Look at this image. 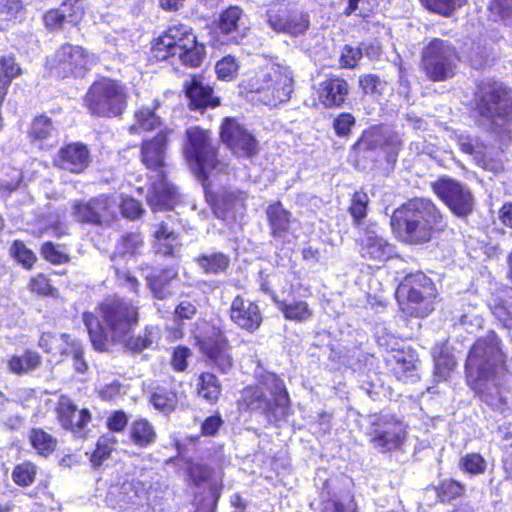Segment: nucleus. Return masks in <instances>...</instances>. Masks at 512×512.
I'll return each mask as SVG.
<instances>
[{
    "label": "nucleus",
    "instance_id": "1",
    "mask_svg": "<svg viewBox=\"0 0 512 512\" xmlns=\"http://www.w3.org/2000/svg\"><path fill=\"white\" fill-rule=\"evenodd\" d=\"M500 343L497 334L490 331L473 344L465 363L468 385L483 402L496 410L505 405L501 389L504 355Z\"/></svg>",
    "mask_w": 512,
    "mask_h": 512
},
{
    "label": "nucleus",
    "instance_id": "2",
    "mask_svg": "<svg viewBox=\"0 0 512 512\" xmlns=\"http://www.w3.org/2000/svg\"><path fill=\"white\" fill-rule=\"evenodd\" d=\"M103 327L93 313L85 312L83 322L93 347L100 352L108 349L109 343H126L138 324V310L124 299L105 300L100 306Z\"/></svg>",
    "mask_w": 512,
    "mask_h": 512
},
{
    "label": "nucleus",
    "instance_id": "3",
    "mask_svg": "<svg viewBox=\"0 0 512 512\" xmlns=\"http://www.w3.org/2000/svg\"><path fill=\"white\" fill-rule=\"evenodd\" d=\"M173 129L165 127L156 136L143 140L140 148L141 162L155 176L148 189L147 201L154 210H171L177 202L176 188L166 181L163 168L165 166L166 150Z\"/></svg>",
    "mask_w": 512,
    "mask_h": 512
},
{
    "label": "nucleus",
    "instance_id": "4",
    "mask_svg": "<svg viewBox=\"0 0 512 512\" xmlns=\"http://www.w3.org/2000/svg\"><path fill=\"white\" fill-rule=\"evenodd\" d=\"M391 225L407 243L419 244L431 239L432 234L444 227L443 217L435 204L425 198H415L396 209Z\"/></svg>",
    "mask_w": 512,
    "mask_h": 512
},
{
    "label": "nucleus",
    "instance_id": "5",
    "mask_svg": "<svg viewBox=\"0 0 512 512\" xmlns=\"http://www.w3.org/2000/svg\"><path fill=\"white\" fill-rule=\"evenodd\" d=\"M242 402L249 410L263 414L270 423L285 419L289 412L284 382L272 373L263 375L257 385L245 388Z\"/></svg>",
    "mask_w": 512,
    "mask_h": 512
},
{
    "label": "nucleus",
    "instance_id": "6",
    "mask_svg": "<svg viewBox=\"0 0 512 512\" xmlns=\"http://www.w3.org/2000/svg\"><path fill=\"white\" fill-rule=\"evenodd\" d=\"M252 101L269 107L287 102L294 91V78L289 66L269 63L248 83Z\"/></svg>",
    "mask_w": 512,
    "mask_h": 512
},
{
    "label": "nucleus",
    "instance_id": "7",
    "mask_svg": "<svg viewBox=\"0 0 512 512\" xmlns=\"http://www.w3.org/2000/svg\"><path fill=\"white\" fill-rule=\"evenodd\" d=\"M480 116L496 132H506L512 125V90L504 83L486 79L475 94Z\"/></svg>",
    "mask_w": 512,
    "mask_h": 512
},
{
    "label": "nucleus",
    "instance_id": "8",
    "mask_svg": "<svg viewBox=\"0 0 512 512\" xmlns=\"http://www.w3.org/2000/svg\"><path fill=\"white\" fill-rule=\"evenodd\" d=\"M153 52L159 60L177 57L183 64L196 67L203 58L204 47L197 43L189 26L174 24L155 40Z\"/></svg>",
    "mask_w": 512,
    "mask_h": 512
},
{
    "label": "nucleus",
    "instance_id": "9",
    "mask_svg": "<svg viewBox=\"0 0 512 512\" xmlns=\"http://www.w3.org/2000/svg\"><path fill=\"white\" fill-rule=\"evenodd\" d=\"M128 90L120 81L101 78L89 88L85 102L88 110L100 117H116L127 107Z\"/></svg>",
    "mask_w": 512,
    "mask_h": 512
},
{
    "label": "nucleus",
    "instance_id": "10",
    "mask_svg": "<svg viewBox=\"0 0 512 512\" xmlns=\"http://www.w3.org/2000/svg\"><path fill=\"white\" fill-rule=\"evenodd\" d=\"M98 58L83 47L65 43L47 59L50 73L58 78L82 77L96 64Z\"/></svg>",
    "mask_w": 512,
    "mask_h": 512
},
{
    "label": "nucleus",
    "instance_id": "11",
    "mask_svg": "<svg viewBox=\"0 0 512 512\" xmlns=\"http://www.w3.org/2000/svg\"><path fill=\"white\" fill-rule=\"evenodd\" d=\"M457 55L447 41L433 39L422 56L423 69L432 81H444L454 75Z\"/></svg>",
    "mask_w": 512,
    "mask_h": 512
},
{
    "label": "nucleus",
    "instance_id": "12",
    "mask_svg": "<svg viewBox=\"0 0 512 512\" xmlns=\"http://www.w3.org/2000/svg\"><path fill=\"white\" fill-rule=\"evenodd\" d=\"M118 211V198L100 195L89 200H76L71 205V216L78 223L106 225L112 222Z\"/></svg>",
    "mask_w": 512,
    "mask_h": 512
},
{
    "label": "nucleus",
    "instance_id": "13",
    "mask_svg": "<svg viewBox=\"0 0 512 512\" xmlns=\"http://www.w3.org/2000/svg\"><path fill=\"white\" fill-rule=\"evenodd\" d=\"M370 442L382 451L399 448L405 438L403 422L391 414H375L370 417Z\"/></svg>",
    "mask_w": 512,
    "mask_h": 512
},
{
    "label": "nucleus",
    "instance_id": "14",
    "mask_svg": "<svg viewBox=\"0 0 512 512\" xmlns=\"http://www.w3.org/2000/svg\"><path fill=\"white\" fill-rule=\"evenodd\" d=\"M196 339L201 353L206 358V363L220 373H229L234 360L231 346L225 335L219 329L211 327L204 336Z\"/></svg>",
    "mask_w": 512,
    "mask_h": 512
},
{
    "label": "nucleus",
    "instance_id": "15",
    "mask_svg": "<svg viewBox=\"0 0 512 512\" xmlns=\"http://www.w3.org/2000/svg\"><path fill=\"white\" fill-rule=\"evenodd\" d=\"M434 193L457 216L470 214L474 206V198L470 189L451 178H441L432 184Z\"/></svg>",
    "mask_w": 512,
    "mask_h": 512
},
{
    "label": "nucleus",
    "instance_id": "16",
    "mask_svg": "<svg viewBox=\"0 0 512 512\" xmlns=\"http://www.w3.org/2000/svg\"><path fill=\"white\" fill-rule=\"evenodd\" d=\"M187 144L185 155L188 160L194 161L200 173L216 166V149L212 145L210 133L199 127H190L186 130Z\"/></svg>",
    "mask_w": 512,
    "mask_h": 512
},
{
    "label": "nucleus",
    "instance_id": "17",
    "mask_svg": "<svg viewBox=\"0 0 512 512\" xmlns=\"http://www.w3.org/2000/svg\"><path fill=\"white\" fill-rule=\"evenodd\" d=\"M222 141L239 157H253L258 151L255 137L234 119H226L221 126Z\"/></svg>",
    "mask_w": 512,
    "mask_h": 512
},
{
    "label": "nucleus",
    "instance_id": "18",
    "mask_svg": "<svg viewBox=\"0 0 512 512\" xmlns=\"http://www.w3.org/2000/svg\"><path fill=\"white\" fill-rule=\"evenodd\" d=\"M267 22L276 32L298 36L308 29V15L298 10H290L286 7H273L267 11Z\"/></svg>",
    "mask_w": 512,
    "mask_h": 512
},
{
    "label": "nucleus",
    "instance_id": "19",
    "mask_svg": "<svg viewBox=\"0 0 512 512\" xmlns=\"http://www.w3.org/2000/svg\"><path fill=\"white\" fill-rule=\"evenodd\" d=\"M458 145L466 154L472 156L477 165L485 170L498 173L503 170V163L500 158H494V150L492 147H487L476 138L468 135L458 136Z\"/></svg>",
    "mask_w": 512,
    "mask_h": 512
},
{
    "label": "nucleus",
    "instance_id": "20",
    "mask_svg": "<svg viewBox=\"0 0 512 512\" xmlns=\"http://www.w3.org/2000/svg\"><path fill=\"white\" fill-rule=\"evenodd\" d=\"M230 318L239 328L248 332L256 331L262 323L258 305L241 296H236L230 307Z\"/></svg>",
    "mask_w": 512,
    "mask_h": 512
},
{
    "label": "nucleus",
    "instance_id": "21",
    "mask_svg": "<svg viewBox=\"0 0 512 512\" xmlns=\"http://www.w3.org/2000/svg\"><path fill=\"white\" fill-rule=\"evenodd\" d=\"M399 304L403 313L413 317H426L434 310L436 295H427L410 287L405 291H397Z\"/></svg>",
    "mask_w": 512,
    "mask_h": 512
},
{
    "label": "nucleus",
    "instance_id": "22",
    "mask_svg": "<svg viewBox=\"0 0 512 512\" xmlns=\"http://www.w3.org/2000/svg\"><path fill=\"white\" fill-rule=\"evenodd\" d=\"M57 412L60 423L65 429L81 437L85 435V427L91 420L88 410H78L68 397L62 396L58 402Z\"/></svg>",
    "mask_w": 512,
    "mask_h": 512
},
{
    "label": "nucleus",
    "instance_id": "23",
    "mask_svg": "<svg viewBox=\"0 0 512 512\" xmlns=\"http://www.w3.org/2000/svg\"><path fill=\"white\" fill-rule=\"evenodd\" d=\"M360 254L363 258L374 261H385L393 253L392 246L378 234L375 226L367 228L365 235L359 240Z\"/></svg>",
    "mask_w": 512,
    "mask_h": 512
},
{
    "label": "nucleus",
    "instance_id": "24",
    "mask_svg": "<svg viewBox=\"0 0 512 512\" xmlns=\"http://www.w3.org/2000/svg\"><path fill=\"white\" fill-rule=\"evenodd\" d=\"M317 93L320 102L325 107H339L349 94V85L345 79L332 76L320 82Z\"/></svg>",
    "mask_w": 512,
    "mask_h": 512
},
{
    "label": "nucleus",
    "instance_id": "25",
    "mask_svg": "<svg viewBox=\"0 0 512 512\" xmlns=\"http://www.w3.org/2000/svg\"><path fill=\"white\" fill-rule=\"evenodd\" d=\"M218 28L229 41H238L248 30L246 18L237 6H231L220 14Z\"/></svg>",
    "mask_w": 512,
    "mask_h": 512
},
{
    "label": "nucleus",
    "instance_id": "26",
    "mask_svg": "<svg viewBox=\"0 0 512 512\" xmlns=\"http://www.w3.org/2000/svg\"><path fill=\"white\" fill-rule=\"evenodd\" d=\"M89 162V151L85 145L70 144L59 152L58 163L63 170L81 173L88 167Z\"/></svg>",
    "mask_w": 512,
    "mask_h": 512
},
{
    "label": "nucleus",
    "instance_id": "27",
    "mask_svg": "<svg viewBox=\"0 0 512 512\" xmlns=\"http://www.w3.org/2000/svg\"><path fill=\"white\" fill-rule=\"evenodd\" d=\"M185 93L190 100L189 106L191 109H203L219 105V99L213 96V89L209 85H204L196 77L185 84Z\"/></svg>",
    "mask_w": 512,
    "mask_h": 512
},
{
    "label": "nucleus",
    "instance_id": "28",
    "mask_svg": "<svg viewBox=\"0 0 512 512\" xmlns=\"http://www.w3.org/2000/svg\"><path fill=\"white\" fill-rule=\"evenodd\" d=\"M160 101L155 99L149 106L138 108L133 116V123L129 126L130 134L152 131L162 125L157 110L160 108Z\"/></svg>",
    "mask_w": 512,
    "mask_h": 512
},
{
    "label": "nucleus",
    "instance_id": "29",
    "mask_svg": "<svg viewBox=\"0 0 512 512\" xmlns=\"http://www.w3.org/2000/svg\"><path fill=\"white\" fill-rule=\"evenodd\" d=\"M266 213L269 220L272 236L282 242H290V212L285 210L280 203H275L267 208Z\"/></svg>",
    "mask_w": 512,
    "mask_h": 512
},
{
    "label": "nucleus",
    "instance_id": "30",
    "mask_svg": "<svg viewBox=\"0 0 512 512\" xmlns=\"http://www.w3.org/2000/svg\"><path fill=\"white\" fill-rule=\"evenodd\" d=\"M246 196L239 191H225L214 204V213L218 218H234L244 210Z\"/></svg>",
    "mask_w": 512,
    "mask_h": 512
},
{
    "label": "nucleus",
    "instance_id": "31",
    "mask_svg": "<svg viewBox=\"0 0 512 512\" xmlns=\"http://www.w3.org/2000/svg\"><path fill=\"white\" fill-rule=\"evenodd\" d=\"M394 365L392 371L395 377L403 382H415L418 379V359L413 353L397 351L393 355Z\"/></svg>",
    "mask_w": 512,
    "mask_h": 512
},
{
    "label": "nucleus",
    "instance_id": "32",
    "mask_svg": "<svg viewBox=\"0 0 512 512\" xmlns=\"http://www.w3.org/2000/svg\"><path fill=\"white\" fill-rule=\"evenodd\" d=\"M79 0H66L62 4V9H52L45 13L44 15V23L48 29H57L63 25L64 22L71 23L76 25L82 17V11L78 8H72L70 13H66L67 5L73 6Z\"/></svg>",
    "mask_w": 512,
    "mask_h": 512
},
{
    "label": "nucleus",
    "instance_id": "33",
    "mask_svg": "<svg viewBox=\"0 0 512 512\" xmlns=\"http://www.w3.org/2000/svg\"><path fill=\"white\" fill-rule=\"evenodd\" d=\"M129 437L134 445L146 448L156 442L157 434L153 425L147 419L139 418L131 423Z\"/></svg>",
    "mask_w": 512,
    "mask_h": 512
},
{
    "label": "nucleus",
    "instance_id": "34",
    "mask_svg": "<svg viewBox=\"0 0 512 512\" xmlns=\"http://www.w3.org/2000/svg\"><path fill=\"white\" fill-rule=\"evenodd\" d=\"M29 135L33 143L44 148L45 145H52L50 142L56 138V130L50 118L40 115L33 120Z\"/></svg>",
    "mask_w": 512,
    "mask_h": 512
},
{
    "label": "nucleus",
    "instance_id": "35",
    "mask_svg": "<svg viewBox=\"0 0 512 512\" xmlns=\"http://www.w3.org/2000/svg\"><path fill=\"white\" fill-rule=\"evenodd\" d=\"M178 275L175 267H168L160 271L157 275H149L146 277L151 292L155 298L165 299L172 294L170 290V282Z\"/></svg>",
    "mask_w": 512,
    "mask_h": 512
},
{
    "label": "nucleus",
    "instance_id": "36",
    "mask_svg": "<svg viewBox=\"0 0 512 512\" xmlns=\"http://www.w3.org/2000/svg\"><path fill=\"white\" fill-rule=\"evenodd\" d=\"M155 248L158 253L164 255H173L179 248L180 243L177 235L169 229L166 223L158 225L154 232Z\"/></svg>",
    "mask_w": 512,
    "mask_h": 512
},
{
    "label": "nucleus",
    "instance_id": "37",
    "mask_svg": "<svg viewBox=\"0 0 512 512\" xmlns=\"http://www.w3.org/2000/svg\"><path fill=\"white\" fill-rule=\"evenodd\" d=\"M75 341H71L67 334L43 333L39 340V347L47 353L54 355H68L70 347Z\"/></svg>",
    "mask_w": 512,
    "mask_h": 512
},
{
    "label": "nucleus",
    "instance_id": "38",
    "mask_svg": "<svg viewBox=\"0 0 512 512\" xmlns=\"http://www.w3.org/2000/svg\"><path fill=\"white\" fill-rule=\"evenodd\" d=\"M279 310L287 320L295 322H307L313 316V310L309 304L302 300H294L289 303L279 302Z\"/></svg>",
    "mask_w": 512,
    "mask_h": 512
},
{
    "label": "nucleus",
    "instance_id": "39",
    "mask_svg": "<svg viewBox=\"0 0 512 512\" xmlns=\"http://www.w3.org/2000/svg\"><path fill=\"white\" fill-rule=\"evenodd\" d=\"M198 394L209 403H215L221 394V385L217 377L204 372L199 377Z\"/></svg>",
    "mask_w": 512,
    "mask_h": 512
},
{
    "label": "nucleus",
    "instance_id": "40",
    "mask_svg": "<svg viewBox=\"0 0 512 512\" xmlns=\"http://www.w3.org/2000/svg\"><path fill=\"white\" fill-rule=\"evenodd\" d=\"M142 245L143 240L139 234L131 233L125 235L118 242L112 260L116 261L118 257H133L138 254L139 250L142 248Z\"/></svg>",
    "mask_w": 512,
    "mask_h": 512
},
{
    "label": "nucleus",
    "instance_id": "41",
    "mask_svg": "<svg viewBox=\"0 0 512 512\" xmlns=\"http://www.w3.org/2000/svg\"><path fill=\"white\" fill-rule=\"evenodd\" d=\"M116 439L113 434L107 433L99 437L96 449L90 457L93 467H100L107 460L115 449Z\"/></svg>",
    "mask_w": 512,
    "mask_h": 512
},
{
    "label": "nucleus",
    "instance_id": "42",
    "mask_svg": "<svg viewBox=\"0 0 512 512\" xmlns=\"http://www.w3.org/2000/svg\"><path fill=\"white\" fill-rule=\"evenodd\" d=\"M196 261L205 273H222L229 266V257L223 253L204 254Z\"/></svg>",
    "mask_w": 512,
    "mask_h": 512
},
{
    "label": "nucleus",
    "instance_id": "43",
    "mask_svg": "<svg viewBox=\"0 0 512 512\" xmlns=\"http://www.w3.org/2000/svg\"><path fill=\"white\" fill-rule=\"evenodd\" d=\"M40 364V356L35 352L27 351L22 357H11L8 361V368L13 373L23 374L36 369Z\"/></svg>",
    "mask_w": 512,
    "mask_h": 512
},
{
    "label": "nucleus",
    "instance_id": "44",
    "mask_svg": "<svg viewBox=\"0 0 512 512\" xmlns=\"http://www.w3.org/2000/svg\"><path fill=\"white\" fill-rule=\"evenodd\" d=\"M22 74V69L12 54L0 57V87H9L12 80Z\"/></svg>",
    "mask_w": 512,
    "mask_h": 512
},
{
    "label": "nucleus",
    "instance_id": "45",
    "mask_svg": "<svg viewBox=\"0 0 512 512\" xmlns=\"http://www.w3.org/2000/svg\"><path fill=\"white\" fill-rule=\"evenodd\" d=\"M412 286L416 291H423L424 294L426 293L427 295H436L433 282L422 272L406 276L399 286V291H405Z\"/></svg>",
    "mask_w": 512,
    "mask_h": 512
},
{
    "label": "nucleus",
    "instance_id": "46",
    "mask_svg": "<svg viewBox=\"0 0 512 512\" xmlns=\"http://www.w3.org/2000/svg\"><path fill=\"white\" fill-rule=\"evenodd\" d=\"M0 14L5 21L22 22L26 18V9L22 0H1Z\"/></svg>",
    "mask_w": 512,
    "mask_h": 512
},
{
    "label": "nucleus",
    "instance_id": "47",
    "mask_svg": "<svg viewBox=\"0 0 512 512\" xmlns=\"http://www.w3.org/2000/svg\"><path fill=\"white\" fill-rule=\"evenodd\" d=\"M33 448L40 455H48L52 453L56 446L55 439L42 429H33L29 436Z\"/></svg>",
    "mask_w": 512,
    "mask_h": 512
},
{
    "label": "nucleus",
    "instance_id": "48",
    "mask_svg": "<svg viewBox=\"0 0 512 512\" xmlns=\"http://www.w3.org/2000/svg\"><path fill=\"white\" fill-rule=\"evenodd\" d=\"M492 314L507 329L512 337V304L502 299H494L489 304Z\"/></svg>",
    "mask_w": 512,
    "mask_h": 512
},
{
    "label": "nucleus",
    "instance_id": "49",
    "mask_svg": "<svg viewBox=\"0 0 512 512\" xmlns=\"http://www.w3.org/2000/svg\"><path fill=\"white\" fill-rule=\"evenodd\" d=\"M323 512H358L353 496L344 494L324 501Z\"/></svg>",
    "mask_w": 512,
    "mask_h": 512
},
{
    "label": "nucleus",
    "instance_id": "50",
    "mask_svg": "<svg viewBox=\"0 0 512 512\" xmlns=\"http://www.w3.org/2000/svg\"><path fill=\"white\" fill-rule=\"evenodd\" d=\"M151 403L155 409L163 412H171L177 404V395L172 391L157 389L151 396Z\"/></svg>",
    "mask_w": 512,
    "mask_h": 512
},
{
    "label": "nucleus",
    "instance_id": "51",
    "mask_svg": "<svg viewBox=\"0 0 512 512\" xmlns=\"http://www.w3.org/2000/svg\"><path fill=\"white\" fill-rule=\"evenodd\" d=\"M421 2L432 12L449 16L453 11L462 7L466 0H421Z\"/></svg>",
    "mask_w": 512,
    "mask_h": 512
},
{
    "label": "nucleus",
    "instance_id": "52",
    "mask_svg": "<svg viewBox=\"0 0 512 512\" xmlns=\"http://www.w3.org/2000/svg\"><path fill=\"white\" fill-rule=\"evenodd\" d=\"M382 127H374L369 131L363 133L357 145L359 149L375 151L377 149L383 150L382 141Z\"/></svg>",
    "mask_w": 512,
    "mask_h": 512
},
{
    "label": "nucleus",
    "instance_id": "53",
    "mask_svg": "<svg viewBox=\"0 0 512 512\" xmlns=\"http://www.w3.org/2000/svg\"><path fill=\"white\" fill-rule=\"evenodd\" d=\"M158 337V329L156 327H148L145 329L143 336H138L135 339L129 337L125 344L134 351H141L150 348L157 341Z\"/></svg>",
    "mask_w": 512,
    "mask_h": 512
},
{
    "label": "nucleus",
    "instance_id": "54",
    "mask_svg": "<svg viewBox=\"0 0 512 512\" xmlns=\"http://www.w3.org/2000/svg\"><path fill=\"white\" fill-rule=\"evenodd\" d=\"M368 202L369 197L365 192L357 191L354 193L349 212L357 225L366 216Z\"/></svg>",
    "mask_w": 512,
    "mask_h": 512
},
{
    "label": "nucleus",
    "instance_id": "55",
    "mask_svg": "<svg viewBox=\"0 0 512 512\" xmlns=\"http://www.w3.org/2000/svg\"><path fill=\"white\" fill-rule=\"evenodd\" d=\"M35 476L36 466L30 462L17 465L12 474L14 482L24 487L31 485L34 482Z\"/></svg>",
    "mask_w": 512,
    "mask_h": 512
},
{
    "label": "nucleus",
    "instance_id": "56",
    "mask_svg": "<svg viewBox=\"0 0 512 512\" xmlns=\"http://www.w3.org/2000/svg\"><path fill=\"white\" fill-rule=\"evenodd\" d=\"M238 68L236 59L228 55L216 63L215 72L219 79L230 81L236 76Z\"/></svg>",
    "mask_w": 512,
    "mask_h": 512
},
{
    "label": "nucleus",
    "instance_id": "57",
    "mask_svg": "<svg viewBox=\"0 0 512 512\" xmlns=\"http://www.w3.org/2000/svg\"><path fill=\"white\" fill-rule=\"evenodd\" d=\"M461 467L471 475L483 474L486 470V461L478 453H470L462 457Z\"/></svg>",
    "mask_w": 512,
    "mask_h": 512
},
{
    "label": "nucleus",
    "instance_id": "58",
    "mask_svg": "<svg viewBox=\"0 0 512 512\" xmlns=\"http://www.w3.org/2000/svg\"><path fill=\"white\" fill-rule=\"evenodd\" d=\"M212 473L213 470L209 466L200 463H192L188 467V475L196 486L210 483Z\"/></svg>",
    "mask_w": 512,
    "mask_h": 512
},
{
    "label": "nucleus",
    "instance_id": "59",
    "mask_svg": "<svg viewBox=\"0 0 512 512\" xmlns=\"http://www.w3.org/2000/svg\"><path fill=\"white\" fill-rule=\"evenodd\" d=\"M13 257L26 268H31L36 261L35 254L21 241H15L11 248Z\"/></svg>",
    "mask_w": 512,
    "mask_h": 512
},
{
    "label": "nucleus",
    "instance_id": "60",
    "mask_svg": "<svg viewBox=\"0 0 512 512\" xmlns=\"http://www.w3.org/2000/svg\"><path fill=\"white\" fill-rule=\"evenodd\" d=\"M459 324L469 333H474L482 327L483 318L476 308H468L459 318Z\"/></svg>",
    "mask_w": 512,
    "mask_h": 512
},
{
    "label": "nucleus",
    "instance_id": "61",
    "mask_svg": "<svg viewBox=\"0 0 512 512\" xmlns=\"http://www.w3.org/2000/svg\"><path fill=\"white\" fill-rule=\"evenodd\" d=\"M383 151L388 157H395L401 148L402 140L398 133L382 128Z\"/></svg>",
    "mask_w": 512,
    "mask_h": 512
},
{
    "label": "nucleus",
    "instance_id": "62",
    "mask_svg": "<svg viewBox=\"0 0 512 512\" xmlns=\"http://www.w3.org/2000/svg\"><path fill=\"white\" fill-rule=\"evenodd\" d=\"M363 51L359 47L345 45L340 55V65L343 68H354L361 59Z\"/></svg>",
    "mask_w": 512,
    "mask_h": 512
},
{
    "label": "nucleus",
    "instance_id": "63",
    "mask_svg": "<svg viewBox=\"0 0 512 512\" xmlns=\"http://www.w3.org/2000/svg\"><path fill=\"white\" fill-rule=\"evenodd\" d=\"M359 84L366 94H380L385 86V83L374 74L362 75L359 79Z\"/></svg>",
    "mask_w": 512,
    "mask_h": 512
},
{
    "label": "nucleus",
    "instance_id": "64",
    "mask_svg": "<svg viewBox=\"0 0 512 512\" xmlns=\"http://www.w3.org/2000/svg\"><path fill=\"white\" fill-rule=\"evenodd\" d=\"M354 125H355V118L350 113L339 114L333 122L335 132L340 137L347 136L350 133L351 128Z\"/></svg>",
    "mask_w": 512,
    "mask_h": 512
}]
</instances>
